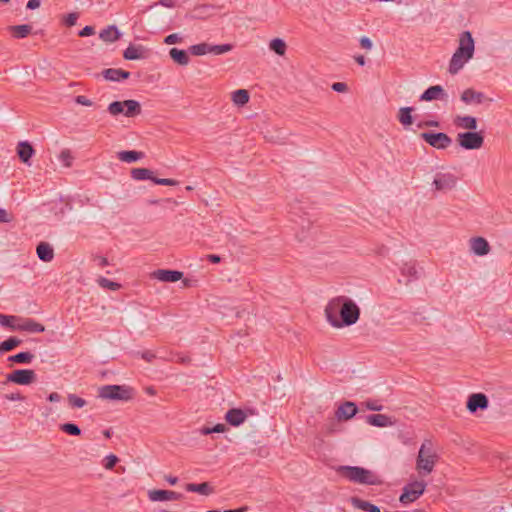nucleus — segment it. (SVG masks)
Instances as JSON below:
<instances>
[{"label":"nucleus","mask_w":512,"mask_h":512,"mask_svg":"<svg viewBox=\"0 0 512 512\" xmlns=\"http://www.w3.org/2000/svg\"><path fill=\"white\" fill-rule=\"evenodd\" d=\"M413 107H401L398 112V121L403 126H410L413 123L412 112Z\"/></svg>","instance_id":"473e14b6"},{"label":"nucleus","mask_w":512,"mask_h":512,"mask_svg":"<svg viewBox=\"0 0 512 512\" xmlns=\"http://www.w3.org/2000/svg\"><path fill=\"white\" fill-rule=\"evenodd\" d=\"M119 461L118 457L114 454H110L104 458V467L105 469L111 470Z\"/></svg>","instance_id":"3c124183"},{"label":"nucleus","mask_w":512,"mask_h":512,"mask_svg":"<svg viewBox=\"0 0 512 512\" xmlns=\"http://www.w3.org/2000/svg\"><path fill=\"white\" fill-rule=\"evenodd\" d=\"M360 316V309L354 301L345 297L344 304L341 309L339 322L340 328L355 324Z\"/></svg>","instance_id":"39448f33"},{"label":"nucleus","mask_w":512,"mask_h":512,"mask_svg":"<svg viewBox=\"0 0 512 512\" xmlns=\"http://www.w3.org/2000/svg\"><path fill=\"white\" fill-rule=\"evenodd\" d=\"M470 250L477 256H484L490 252V245L483 237H474L470 241Z\"/></svg>","instance_id":"dca6fc26"},{"label":"nucleus","mask_w":512,"mask_h":512,"mask_svg":"<svg viewBox=\"0 0 512 512\" xmlns=\"http://www.w3.org/2000/svg\"><path fill=\"white\" fill-rule=\"evenodd\" d=\"M153 182L158 185H163V186H175L178 184V181H176L174 179H169V178H155L154 177Z\"/></svg>","instance_id":"864d4df0"},{"label":"nucleus","mask_w":512,"mask_h":512,"mask_svg":"<svg viewBox=\"0 0 512 512\" xmlns=\"http://www.w3.org/2000/svg\"><path fill=\"white\" fill-rule=\"evenodd\" d=\"M438 460V455L433 449V444L430 440H426L422 443L417 460L416 468L420 474H430Z\"/></svg>","instance_id":"7ed1b4c3"},{"label":"nucleus","mask_w":512,"mask_h":512,"mask_svg":"<svg viewBox=\"0 0 512 512\" xmlns=\"http://www.w3.org/2000/svg\"><path fill=\"white\" fill-rule=\"evenodd\" d=\"M156 355L151 351H144L141 353V358L147 362H152L155 359Z\"/></svg>","instance_id":"338daca9"},{"label":"nucleus","mask_w":512,"mask_h":512,"mask_svg":"<svg viewBox=\"0 0 512 512\" xmlns=\"http://www.w3.org/2000/svg\"><path fill=\"white\" fill-rule=\"evenodd\" d=\"M366 422L375 427H387L392 425L389 416L384 414H371L366 417Z\"/></svg>","instance_id":"b1692460"},{"label":"nucleus","mask_w":512,"mask_h":512,"mask_svg":"<svg viewBox=\"0 0 512 512\" xmlns=\"http://www.w3.org/2000/svg\"><path fill=\"white\" fill-rule=\"evenodd\" d=\"M345 296H338L331 299L325 307V316L329 324L333 327L340 328L339 317Z\"/></svg>","instance_id":"0eeeda50"},{"label":"nucleus","mask_w":512,"mask_h":512,"mask_svg":"<svg viewBox=\"0 0 512 512\" xmlns=\"http://www.w3.org/2000/svg\"><path fill=\"white\" fill-rule=\"evenodd\" d=\"M36 379V374L30 369H19L7 375V381L19 385H29Z\"/></svg>","instance_id":"9b49d317"},{"label":"nucleus","mask_w":512,"mask_h":512,"mask_svg":"<svg viewBox=\"0 0 512 512\" xmlns=\"http://www.w3.org/2000/svg\"><path fill=\"white\" fill-rule=\"evenodd\" d=\"M17 321H19V316L0 314V325L14 331H16Z\"/></svg>","instance_id":"ea45409f"},{"label":"nucleus","mask_w":512,"mask_h":512,"mask_svg":"<svg viewBox=\"0 0 512 512\" xmlns=\"http://www.w3.org/2000/svg\"><path fill=\"white\" fill-rule=\"evenodd\" d=\"M488 398L483 393H474L469 396L467 401V409L474 413L478 409L484 410L488 407Z\"/></svg>","instance_id":"2eb2a0df"},{"label":"nucleus","mask_w":512,"mask_h":512,"mask_svg":"<svg viewBox=\"0 0 512 512\" xmlns=\"http://www.w3.org/2000/svg\"><path fill=\"white\" fill-rule=\"evenodd\" d=\"M232 50L231 44H220V45H210L209 44V53L214 55H221L227 53Z\"/></svg>","instance_id":"a18cd8bd"},{"label":"nucleus","mask_w":512,"mask_h":512,"mask_svg":"<svg viewBox=\"0 0 512 512\" xmlns=\"http://www.w3.org/2000/svg\"><path fill=\"white\" fill-rule=\"evenodd\" d=\"M9 31L12 33L13 37L17 39H22L31 33L32 27L28 24L15 25L10 26Z\"/></svg>","instance_id":"72a5a7b5"},{"label":"nucleus","mask_w":512,"mask_h":512,"mask_svg":"<svg viewBox=\"0 0 512 512\" xmlns=\"http://www.w3.org/2000/svg\"><path fill=\"white\" fill-rule=\"evenodd\" d=\"M358 409L355 403L347 401L340 405L336 411V416L338 419L349 420L354 415H356Z\"/></svg>","instance_id":"6ab92c4d"},{"label":"nucleus","mask_w":512,"mask_h":512,"mask_svg":"<svg viewBox=\"0 0 512 512\" xmlns=\"http://www.w3.org/2000/svg\"><path fill=\"white\" fill-rule=\"evenodd\" d=\"M286 47V43L280 38H274L269 43L270 50L274 51L279 56H283L285 54Z\"/></svg>","instance_id":"4c0bfd02"},{"label":"nucleus","mask_w":512,"mask_h":512,"mask_svg":"<svg viewBox=\"0 0 512 512\" xmlns=\"http://www.w3.org/2000/svg\"><path fill=\"white\" fill-rule=\"evenodd\" d=\"M189 50L192 55L202 56V55L209 53V44L208 43L195 44V45L190 46Z\"/></svg>","instance_id":"c03bdc74"},{"label":"nucleus","mask_w":512,"mask_h":512,"mask_svg":"<svg viewBox=\"0 0 512 512\" xmlns=\"http://www.w3.org/2000/svg\"><path fill=\"white\" fill-rule=\"evenodd\" d=\"M185 489L188 492H195L205 496H208L213 493V488L210 486L208 482H203L199 484L188 483L186 484Z\"/></svg>","instance_id":"cd10ccee"},{"label":"nucleus","mask_w":512,"mask_h":512,"mask_svg":"<svg viewBox=\"0 0 512 512\" xmlns=\"http://www.w3.org/2000/svg\"><path fill=\"white\" fill-rule=\"evenodd\" d=\"M11 220L12 217L7 213V211L0 208V223H8Z\"/></svg>","instance_id":"69168bd1"},{"label":"nucleus","mask_w":512,"mask_h":512,"mask_svg":"<svg viewBox=\"0 0 512 512\" xmlns=\"http://www.w3.org/2000/svg\"><path fill=\"white\" fill-rule=\"evenodd\" d=\"M98 396L105 400L129 401L133 397V389L126 385H105L99 389Z\"/></svg>","instance_id":"20e7f679"},{"label":"nucleus","mask_w":512,"mask_h":512,"mask_svg":"<svg viewBox=\"0 0 512 512\" xmlns=\"http://www.w3.org/2000/svg\"><path fill=\"white\" fill-rule=\"evenodd\" d=\"M426 483L424 481H414L407 484L403 488V493L400 496V502L409 504L416 501L425 491Z\"/></svg>","instance_id":"1a4fd4ad"},{"label":"nucleus","mask_w":512,"mask_h":512,"mask_svg":"<svg viewBox=\"0 0 512 512\" xmlns=\"http://www.w3.org/2000/svg\"><path fill=\"white\" fill-rule=\"evenodd\" d=\"M169 55L174 62L181 66H186L189 64L190 57L185 50H180L177 48H172L169 51Z\"/></svg>","instance_id":"c85d7f7f"},{"label":"nucleus","mask_w":512,"mask_h":512,"mask_svg":"<svg viewBox=\"0 0 512 512\" xmlns=\"http://www.w3.org/2000/svg\"><path fill=\"white\" fill-rule=\"evenodd\" d=\"M180 42H182V37L177 33L170 34L166 36L164 39V43L167 45H172Z\"/></svg>","instance_id":"5fc2aeb1"},{"label":"nucleus","mask_w":512,"mask_h":512,"mask_svg":"<svg viewBox=\"0 0 512 512\" xmlns=\"http://www.w3.org/2000/svg\"><path fill=\"white\" fill-rule=\"evenodd\" d=\"M123 57L126 60H138L145 58V49L142 46L130 45L126 48L123 53Z\"/></svg>","instance_id":"bb28decb"},{"label":"nucleus","mask_w":512,"mask_h":512,"mask_svg":"<svg viewBox=\"0 0 512 512\" xmlns=\"http://www.w3.org/2000/svg\"><path fill=\"white\" fill-rule=\"evenodd\" d=\"M48 400L50 402H59L61 400V395L57 392H52L49 394Z\"/></svg>","instance_id":"774afa93"},{"label":"nucleus","mask_w":512,"mask_h":512,"mask_svg":"<svg viewBox=\"0 0 512 512\" xmlns=\"http://www.w3.org/2000/svg\"><path fill=\"white\" fill-rule=\"evenodd\" d=\"M337 472L343 478L353 483L364 485H378L381 483L379 477L372 471L359 466H340Z\"/></svg>","instance_id":"f03ea898"},{"label":"nucleus","mask_w":512,"mask_h":512,"mask_svg":"<svg viewBox=\"0 0 512 512\" xmlns=\"http://www.w3.org/2000/svg\"><path fill=\"white\" fill-rule=\"evenodd\" d=\"M351 503L353 507L366 512H380V508L378 506L357 497H352Z\"/></svg>","instance_id":"7c9ffc66"},{"label":"nucleus","mask_w":512,"mask_h":512,"mask_svg":"<svg viewBox=\"0 0 512 512\" xmlns=\"http://www.w3.org/2000/svg\"><path fill=\"white\" fill-rule=\"evenodd\" d=\"M474 51L475 43L472 34L469 31L462 32L459 37V46L449 63V73L452 75L457 74L473 58Z\"/></svg>","instance_id":"f257e3e1"},{"label":"nucleus","mask_w":512,"mask_h":512,"mask_svg":"<svg viewBox=\"0 0 512 512\" xmlns=\"http://www.w3.org/2000/svg\"><path fill=\"white\" fill-rule=\"evenodd\" d=\"M148 498L152 502L175 501L183 498V494L172 490H149Z\"/></svg>","instance_id":"f8f14e48"},{"label":"nucleus","mask_w":512,"mask_h":512,"mask_svg":"<svg viewBox=\"0 0 512 512\" xmlns=\"http://www.w3.org/2000/svg\"><path fill=\"white\" fill-rule=\"evenodd\" d=\"M360 46L363 49L370 50L372 48V41L368 37L363 36L360 39Z\"/></svg>","instance_id":"680f3d73"},{"label":"nucleus","mask_w":512,"mask_h":512,"mask_svg":"<svg viewBox=\"0 0 512 512\" xmlns=\"http://www.w3.org/2000/svg\"><path fill=\"white\" fill-rule=\"evenodd\" d=\"M150 277L161 282H177L183 278V273L176 270L158 269L150 274Z\"/></svg>","instance_id":"ddd939ff"},{"label":"nucleus","mask_w":512,"mask_h":512,"mask_svg":"<svg viewBox=\"0 0 512 512\" xmlns=\"http://www.w3.org/2000/svg\"><path fill=\"white\" fill-rule=\"evenodd\" d=\"M485 100V95L472 88L464 90L461 94V101L465 104H481Z\"/></svg>","instance_id":"a211bd4d"},{"label":"nucleus","mask_w":512,"mask_h":512,"mask_svg":"<svg viewBox=\"0 0 512 512\" xmlns=\"http://www.w3.org/2000/svg\"><path fill=\"white\" fill-rule=\"evenodd\" d=\"M403 276L408 277V281L418 278V271L414 262H406L401 267Z\"/></svg>","instance_id":"f704fd0d"},{"label":"nucleus","mask_w":512,"mask_h":512,"mask_svg":"<svg viewBox=\"0 0 512 512\" xmlns=\"http://www.w3.org/2000/svg\"><path fill=\"white\" fill-rule=\"evenodd\" d=\"M75 102L83 106H92L93 102L84 95H78L75 97Z\"/></svg>","instance_id":"4d7b16f0"},{"label":"nucleus","mask_w":512,"mask_h":512,"mask_svg":"<svg viewBox=\"0 0 512 512\" xmlns=\"http://www.w3.org/2000/svg\"><path fill=\"white\" fill-rule=\"evenodd\" d=\"M60 430L72 436L81 435V429L74 423H64L59 426Z\"/></svg>","instance_id":"79ce46f5"},{"label":"nucleus","mask_w":512,"mask_h":512,"mask_svg":"<svg viewBox=\"0 0 512 512\" xmlns=\"http://www.w3.org/2000/svg\"><path fill=\"white\" fill-rule=\"evenodd\" d=\"M107 110L112 116H118L120 114L124 115L125 110H124V106H123V101H114V102L110 103L108 105Z\"/></svg>","instance_id":"49530a36"},{"label":"nucleus","mask_w":512,"mask_h":512,"mask_svg":"<svg viewBox=\"0 0 512 512\" xmlns=\"http://www.w3.org/2000/svg\"><path fill=\"white\" fill-rule=\"evenodd\" d=\"M34 153L35 150L29 142L21 141L18 143L17 154L23 163L30 165L29 161Z\"/></svg>","instance_id":"aec40b11"},{"label":"nucleus","mask_w":512,"mask_h":512,"mask_svg":"<svg viewBox=\"0 0 512 512\" xmlns=\"http://www.w3.org/2000/svg\"><path fill=\"white\" fill-rule=\"evenodd\" d=\"M59 160L63 163L65 167H71L73 156L69 149H64L60 152Z\"/></svg>","instance_id":"8fccbe9b"},{"label":"nucleus","mask_w":512,"mask_h":512,"mask_svg":"<svg viewBox=\"0 0 512 512\" xmlns=\"http://www.w3.org/2000/svg\"><path fill=\"white\" fill-rule=\"evenodd\" d=\"M458 144L466 150H477L483 146L484 137L480 132L467 131L457 135Z\"/></svg>","instance_id":"423d86ee"},{"label":"nucleus","mask_w":512,"mask_h":512,"mask_svg":"<svg viewBox=\"0 0 512 512\" xmlns=\"http://www.w3.org/2000/svg\"><path fill=\"white\" fill-rule=\"evenodd\" d=\"M246 418V413L243 410L237 408L228 410L225 415L226 421L232 426H239L246 420Z\"/></svg>","instance_id":"412c9836"},{"label":"nucleus","mask_w":512,"mask_h":512,"mask_svg":"<svg viewBox=\"0 0 512 512\" xmlns=\"http://www.w3.org/2000/svg\"><path fill=\"white\" fill-rule=\"evenodd\" d=\"M131 176L135 180H152L154 179L153 173L147 168H134L131 171Z\"/></svg>","instance_id":"c9c22d12"},{"label":"nucleus","mask_w":512,"mask_h":512,"mask_svg":"<svg viewBox=\"0 0 512 512\" xmlns=\"http://www.w3.org/2000/svg\"><path fill=\"white\" fill-rule=\"evenodd\" d=\"M102 74L103 77L109 81H120L121 79H127L130 76L128 71L115 68L105 69Z\"/></svg>","instance_id":"393cba45"},{"label":"nucleus","mask_w":512,"mask_h":512,"mask_svg":"<svg viewBox=\"0 0 512 512\" xmlns=\"http://www.w3.org/2000/svg\"><path fill=\"white\" fill-rule=\"evenodd\" d=\"M94 262L99 267H105V266L109 265L108 259L106 257H103V256H95L94 257Z\"/></svg>","instance_id":"e2e57ef3"},{"label":"nucleus","mask_w":512,"mask_h":512,"mask_svg":"<svg viewBox=\"0 0 512 512\" xmlns=\"http://www.w3.org/2000/svg\"><path fill=\"white\" fill-rule=\"evenodd\" d=\"M458 182V178L451 172H438L433 179V186L438 192L446 193L453 190Z\"/></svg>","instance_id":"6e6552de"},{"label":"nucleus","mask_w":512,"mask_h":512,"mask_svg":"<svg viewBox=\"0 0 512 512\" xmlns=\"http://www.w3.org/2000/svg\"><path fill=\"white\" fill-rule=\"evenodd\" d=\"M37 256L44 262H51L54 258V250L47 242H40L36 248Z\"/></svg>","instance_id":"4be33fe9"},{"label":"nucleus","mask_w":512,"mask_h":512,"mask_svg":"<svg viewBox=\"0 0 512 512\" xmlns=\"http://www.w3.org/2000/svg\"><path fill=\"white\" fill-rule=\"evenodd\" d=\"M77 19H78V14L73 12V13H69L65 18H64V23L67 25V26H74L77 22Z\"/></svg>","instance_id":"6e6d98bb"},{"label":"nucleus","mask_w":512,"mask_h":512,"mask_svg":"<svg viewBox=\"0 0 512 512\" xmlns=\"http://www.w3.org/2000/svg\"><path fill=\"white\" fill-rule=\"evenodd\" d=\"M120 36L121 33L115 25L108 26L107 28L103 29L99 34L101 40L109 43L117 41L120 38Z\"/></svg>","instance_id":"a878e982"},{"label":"nucleus","mask_w":512,"mask_h":512,"mask_svg":"<svg viewBox=\"0 0 512 512\" xmlns=\"http://www.w3.org/2000/svg\"><path fill=\"white\" fill-rule=\"evenodd\" d=\"M420 137L436 149H446L452 143V139L443 132H423Z\"/></svg>","instance_id":"9d476101"},{"label":"nucleus","mask_w":512,"mask_h":512,"mask_svg":"<svg viewBox=\"0 0 512 512\" xmlns=\"http://www.w3.org/2000/svg\"><path fill=\"white\" fill-rule=\"evenodd\" d=\"M365 405H366L367 409H369L371 411H381L382 410V405L377 404V402H375V401H366Z\"/></svg>","instance_id":"bf43d9fd"},{"label":"nucleus","mask_w":512,"mask_h":512,"mask_svg":"<svg viewBox=\"0 0 512 512\" xmlns=\"http://www.w3.org/2000/svg\"><path fill=\"white\" fill-rule=\"evenodd\" d=\"M124 106V116L126 117H135L141 114V105L136 100H125L123 101Z\"/></svg>","instance_id":"c756f323"},{"label":"nucleus","mask_w":512,"mask_h":512,"mask_svg":"<svg viewBox=\"0 0 512 512\" xmlns=\"http://www.w3.org/2000/svg\"><path fill=\"white\" fill-rule=\"evenodd\" d=\"M249 93L245 89L236 90L232 95L233 102L238 106H243L249 101Z\"/></svg>","instance_id":"e433bc0d"},{"label":"nucleus","mask_w":512,"mask_h":512,"mask_svg":"<svg viewBox=\"0 0 512 512\" xmlns=\"http://www.w3.org/2000/svg\"><path fill=\"white\" fill-rule=\"evenodd\" d=\"M33 358L34 355L30 352H20L18 354L10 356L8 360L15 363L29 364L31 363Z\"/></svg>","instance_id":"58836bf2"},{"label":"nucleus","mask_w":512,"mask_h":512,"mask_svg":"<svg viewBox=\"0 0 512 512\" xmlns=\"http://www.w3.org/2000/svg\"><path fill=\"white\" fill-rule=\"evenodd\" d=\"M5 398L10 400V401H23L26 399L25 396H23L22 394L20 393H11V394H7L5 395Z\"/></svg>","instance_id":"052dcab7"},{"label":"nucleus","mask_w":512,"mask_h":512,"mask_svg":"<svg viewBox=\"0 0 512 512\" xmlns=\"http://www.w3.org/2000/svg\"><path fill=\"white\" fill-rule=\"evenodd\" d=\"M16 331H26L29 333H42L45 326L31 318L19 317L17 321Z\"/></svg>","instance_id":"4468645a"},{"label":"nucleus","mask_w":512,"mask_h":512,"mask_svg":"<svg viewBox=\"0 0 512 512\" xmlns=\"http://www.w3.org/2000/svg\"><path fill=\"white\" fill-rule=\"evenodd\" d=\"M447 94L442 86H430L420 96L421 101L444 100Z\"/></svg>","instance_id":"f3484780"},{"label":"nucleus","mask_w":512,"mask_h":512,"mask_svg":"<svg viewBox=\"0 0 512 512\" xmlns=\"http://www.w3.org/2000/svg\"><path fill=\"white\" fill-rule=\"evenodd\" d=\"M144 154L139 151H120L117 153V157L120 161L126 162V163H133L140 159H142Z\"/></svg>","instance_id":"2f4dec72"},{"label":"nucleus","mask_w":512,"mask_h":512,"mask_svg":"<svg viewBox=\"0 0 512 512\" xmlns=\"http://www.w3.org/2000/svg\"><path fill=\"white\" fill-rule=\"evenodd\" d=\"M211 9H212V7L209 5H201V6L195 7V9H194L195 17L204 18Z\"/></svg>","instance_id":"603ef678"},{"label":"nucleus","mask_w":512,"mask_h":512,"mask_svg":"<svg viewBox=\"0 0 512 512\" xmlns=\"http://www.w3.org/2000/svg\"><path fill=\"white\" fill-rule=\"evenodd\" d=\"M67 400L71 408H83L87 404L85 399L77 396L76 394H68Z\"/></svg>","instance_id":"37998d69"},{"label":"nucleus","mask_w":512,"mask_h":512,"mask_svg":"<svg viewBox=\"0 0 512 512\" xmlns=\"http://www.w3.org/2000/svg\"><path fill=\"white\" fill-rule=\"evenodd\" d=\"M95 33V30L92 26H85L80 32H79V36L81 37H86V36H90V35H93Z\"/></svg>","instance_id":"0e129e2a"},{"label":"nucleus","mask_w":512,"mask_h":512,"mask_svg":"<svg viewBox=\"0 0 512 512\" xmlns=\"http://www.w3.org/2000/svg\"><path fill=\"white\" fill-rule=\"evenodd\" d=\"M97 283L99 284L100 287L105 288V289H109V290H112V291H116V290H118L121 287V285L119 283L111 281V280H109L107 278H104V277H100L97 280Z\"/></svg>","instance_id":"de8ad7c7"},{"label":"nucleus","mask_w":512,"mask_h":512,"mask_svg":"<svg viewBox=\"0 0 512 512\" xmlns=\"http://www.w3.org/2000/svg\"><path fill=\"white\" fill-rule=\"evenodd\" d=\"M332 89L336 92H346L348 87L344 82H335L332 84Z\"/></svg>","instance_id":"13d9d810"},{"label":"nucleus","mask_w":512,"mask_h":512,"mask_svg":"<svg viewBox=\"0 0 512 512\" xmlns=\"http://www.w3.org/2000/svg\"><path fill=\"white\" fill-rule=\"evenodd\" d=\"M21 344V340L16 337H10L7 340L0 342V352H7L13 350Z\"/></svg>","instance_id":"a19ab883"},{"label":"nucleus","mask_w":512,"mask_h":512,"mask_svg":"<svg viewBox=\"0 0 512 512\" xmlns=\"http://www.w3.org/2000/svg\"><path fill=\"white\" fill-rule=\"evenodd\" d=\"M454 124L462 129L474 131L477 129V120L473 116H457Z\"/></svg>","instance_id":"5701e85b"},{"label":"nucleus","mask_w":512,"mask_h":512,"mask_svg":"<svg viewBox=\"0 0 512 512\" xmlns=\"http://www.w3.org/2000/svg\"><path fill=\"white\" fill-rule=\"evenodd\" d=\"M226 431V426L224 424H216L213 427H204L201 429L202 435H209L212 433H223Z\"/></svg>","instance_id":"09e8293b"}]
</instances>
